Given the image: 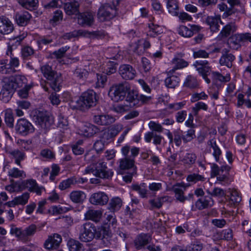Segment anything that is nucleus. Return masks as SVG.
<instances>
[{
  "label": "nucleus",
  "instance_id": "nucleus-1",
  "mask_svg": "<svg viewBox=\"0 0 251 251\" xmlns=\"http://www.w3.org/2000/svg\"><path fill=\"white\" fill-rule=\"evenodd\" d=\"M121 152L124 157L119 160V173L122 174L126 170H136L134 164L135 157L139 153V148L135 147L130 148L129 146L126 145L122 148Z\"/></svg>",
  "mask_w": 251,
  "mask_h": 251
},
{
  "label": "nucleus",
  "instance_id": "nucleus-2",
  "mask_svg": "<svg viewBox=\"0 0 251 251\" xmlns=\"http://www.w3.org/2000/svg\"><path fill=\"white\" fill-rule=\"evenodd\" d=\"M84 173L85 174H92L97 177L106 179L111 177L113 175V172L111 170L107 169L106 163L102 159L88 166L85 169Z\"/></svg>",
  "mask_w": 251,
  "mask_h": 251
},
{
  "label": "nucleus",
  "instance_id": "nucleus-3",
  "mask_svg": "<svg viewBox=\"0 0 251 251\" xmlns=\"http://www.w3.org/2000/svg\"><path fill=\"white\" fill-rule=\"evenodd\" d=\"M129 89V84L127 82L113 85L109 89L108 95L112 100L118 102L123 100L126 98Z\"/></svg>",
  "mask_w": 251,
  "mask_h": 251
},
{
  "label": "nucleus",
  "instance_id": "nucleus-4",
  "mask_svg": "<svg viewBox=\"0 0 251 251\" xmlns=\"http://www.w3.org/2000/svg\"><path fill=\"white\" fill-rule=\"evenodd\" d=\"M97 101L96 93L92 90L84 92L76 101L77 108L88 109L96 105Z\"/></svg>",
  "mask_w": 251,
  "mask_h": 251
},
{
  "label": "nucleus",
  "instance_id": "nucleus-5",
  "mask_svg": "<svg viewBox=\"0 0 251 251\" xmlns=\"http://www.w3.org/2000/svg\"><path fill=\"white\" fill-rule=\"evenodd\" d=\"M112 3V5L108 3H105L99 8L97 17L100 22L108 21L112 19L116 14L115 1H113Z\"/></svg>",
  "mask_w": 251,
  "mask_h": 251
},
{
  "label": "nucleus",
  "instance_id": "nucleus-6",
  "mask_svg": "<svg viewBox=\"0 0 251 251\" xmlns=\"http://www.w3.org/2000/svg\"><path fill=\"white\" fill-rule=\"evenodd\" d=\"M34 120L36 124L44 130L45 132L50 128L54 123L53 118L43 111H38L34 116Z\"/></svg>",
  "mask_w": 251,
  "mask_h": 251
},
{
  "label": "nucleus",
  "instance_id": "nucleus-7",
  "mask_svg": "<svg viewBox=\"0 0 251 251\" xmlns=\"http://www.w3.org/2000/svg\"><path fill=\"white\" fill-rule=\"evenodd\" d=\"M96 228L91 223H86L82 225L80 231L79 239L84 242L91 241L95 237Z\"/></svg>",
  "mask_w": 251,
  "mask_h": 251
},
{
  "label": "nucleus",
  "instance_id": "nucleus-8",
  "mask_svg": "<svg viewBox=\"0 0 251 251\" xmlns=\"http://www.w3.org/2000/svg\"><path fill=\"white\" fill-rule=\"evenodd\" d=\"M188 64H176L171 70L167 72L168 75L171 76L167 77L165 80V85L170 88H174L179 82V78L176 75H172L176 71L181 69L187 67Z\"/></svg>",
  "mask_w": 251,
  "mask_h": 251
},
{
  "label": "nucleus",
  "instance_id": "nucleus-9",
  "mask_svg": "<svg viewBox=\"0 0 251 251\" xmlns=\"http://www.w3.org/2000/svg\"><path fill=\"white\" fill-rule=\"evenodd\" d=\"M12 76L9 77H5L2 80V89L0 94L3 97H5V100H8L11 98L15 90L16 89V85L13 81Z\"/></svg>",
  "mask_w": 251,
  "mask_h": 251
},
{
  "label": "nucleus",
  "instance_id": "nucleus-10",
  "mask_svg": "<svg viewBox=\"0 0 251 251\" xmlns=\"http://www.w3.org/2000/svg\"><path fill=\"white\" fill-rule=\"evenodd\" d=\"M77 23L81 26H91L94 23L95 13L87 11L79 13L77 15Z\"/></svg>",
  "mask_w": 251,
  "mask_h": 251
},
{
  "label": "nucleus",
  "instance_id": "nucleus-11",
  "mask_svg": "<svg viewBox=\"0 0 251 251\" xmlns=\"http://www.w3.org/2000/svg\"><path fill=\"white\" fill-rule=\"evenodd\" d=\"M16 130L20 134L26 135L29 133H32L34 128L32 124L25 119H19L15 126Z\"/></svg>",
  "mask_w": 251,
  "mask_h": 251
},
{
  "label": "nucleus",
  "instance_id": "nucleus-12",
  "mask_svg": "<svg viewBox=\"0 0 251 251\" xmlns=\"http://www.w3.org/2000/svg\"><path fill=\"white\" fill-rule=\"evenodd\" d=\"M100 131L99 127L90 123H82L78 126V133L85 137H91Z\"/></svg>",
  "mask_w": 251,
  "mask_h": 251
},
{
  "label": "nucleus",
  "instance_id": "nucleus-13",
  "mask_svg": "<svg viewBox=\"0 0 251 251\" xmlns=\"http://www.w3.org/2000/svg\"><path fill=\"white\" fill-rule=\"evenodd\" d=\"M152 237L150 234L141 233L135 238L134 241V246L138 250L144 249L150 245Z\"/></svg>",
  "mask_w": 251,
  "mask_h": 251
},
{
  "label": "nucleus",
  "instance_id": "nucleus-14",
  "mask_svg": "<svg viewBox=\"0 0 251 251\" xmlns=\"http://www.w3.org/2000/svg\"><path fill=\"white\" fill-rule=\"evenodd\" d=\"M61 242V236L58 234L54 233L48 236L44 244V247L48 250H55L58 248Z\"/></svg>",
  "mask_w": 251,
  "mask_h": 251
},
{
  "label": "nucleus",
  "instance_id": "nucleus-15",
  "mask_svg": "<svg viewBox=\"0 0 251 251\" xmlns=\"http://www.w3.org/2000/svg\"><path fill=\"white\" fill-rule=\"evenodd\" d=\"M109 200L108 196L103 192L93 193L89 198L90 202L95 205L102 206L107 203Z\"/></svg>",
  "mask_w": 251,
  "mask_h": 251
},
{
  "label": "nucleus",
  "instance_id": "nucleus-16",
  "mask_svg": "<svg viewBox=\"0 0 251 251\" xmlns=\"http://www.w3.org/2000/svg\"><path fill=\"white\" fill-rule=\"evenodd\" d=\"M90 34L94 35L95 36H103L104 34L103 32L97 31H94L91 34L88 31L83 30V29H79L77 30H74L72 32L67 33L64 34L62 36V38L64 39L70 40L73 38L78 37L79 36H88Z\"/></svg>",
  "mask_w": 251,
  "mask_h": 251
},
{
  "label": "nucleus",
  "instance_id": "nucleus-17",
  "mask_svg": "<svg viewBox=\"0 0 251 251\" xmlns=\"http://www.w3.org/2000/svg\"><path fill=\"white\" fill-rule=\"evenodd\" d=\"M120 75L125 79H132L136 75V71L129 64H123L119 69Z\"/></svg>",
  "mask_w": 251,
  "mask_h": 251
},
{
  "label": "nucleus",
  "instance_id": "nucleus-18",
  "mask_svg": "<svg viewBox=\"0 0 251 251\" xmlns=\"http://www.w3.org/2000/svg\"><path fill=\"white\" fill-rule=\"evenodd\" d=\"M219 21H220V15L208 16L205 19V22L212 32H217L219 30Z\"/></svg>",
  "mask_w": 251,
  "mask_h": 251
},
{
  "label": "nucleus",
  "instance_id": "nucleus-19",
  "mask_svg": "<svg viewBox=\"0 0 251 251\" xmlns=\"http://www.w3.org/2000/svg\"><path fill=\"white\" fill-rule=\"evenodd\" d=\"M93 121L99 125L107 126L114 123L115 118L109 115H98L94 116Z\"/></svg>",
  "mask_w": 251,
  "mask_h": 251
},
{
  "label": "nucleus",
  "instance_id": "nucleus-20",
  "mask_svg": "<svg viewBox=\"0 0 251 251\" xmlns=\"http://www.w3.org/2000/svg\"><path fill=\"white\" fill-rule=\"evenodd\" d=\"M102 214L101 211L100 210L89 209L84 214V220L98 223L100 221Z\"/></svg>",
  "mask_w": 251,
  "mask_h": 251
},
{
  "label": "nucleus",
  "instance_id": "nucleus-21",
  "mask_svg": "<svg viewBox=\"0 0 251 251\" xmlns=\"http://www.w3.org/2000/svg\"><path fill=\"white\" fill-rule=\"evenodd\" d=\"M244 42L242 33H237L232 35L229 39L228 44L229 47L233 50H238Z\"/></svg>",
  "mask_w": 251,
  "mask_h": 251
},
{
  "label": "nucleus",
  "instance_id": "nucleus-22",
  "mask_svg": "<svg viewBox=\"0 0 251 251\" xmlns=\"http://www.w3.org/2000/svg\"><path fill=\"white\" fill-rule=\"evenodd\" d=\"M11 158L15 159V163L20 167H22L21 161L24 160L25 157V154L24 152L19 150H9L6 151Z\"/></svg>",
  "mask_w": 251,
  "mask_h": 251
},
{
  "label": "nucleus",
  "instance_id": "nucleus-23",
  "mask_svg": "<svg viewBox=\"0 0 251 251\" xmlns=\"http://www.w3.org/2000/svg\"><path fill=\"white\" fill-rule=\"evenodd\" d=\"M13 30L11 22L4 17L0 18V33L3 34L10 33Z\"/></svg>",
  "mask_w": 251,
  "mask_h": 251
},
{
  "label": "nucleus",
  "instance_id": "nucleus-24",
  "mask_svg": "<svg viewBox=\"0 0 251 251\" xmlns=\"http://www.w3.org/2000/svg\"><path fill=\"white\" fill-rule=\"evenodd\" d=\"M167 135L170 140V144L172 143L174 141L177 146H179L181 145L183 136L182 131L181 130H176L173 132V133L169 131Z\"/></svg>",
  "mask_w": 251,
  "mask_h": 251
},
{
  "label": "nucleus",
  "instance_id": "nucleus-25",
  "mask_svg": "<svg viewBox=\"0 0 251 251\" xmlns=\"http://www.w3.org/2000/svg\"><path fill=\"white\" fill-rule=\"evenodd\" d=\"M10 184L6 185L5 189L6 191L12 193L19 192L24 190L22 181H15L13 179L10 180Z\"/></svg>",
  "mask_w": 251,
  "mask_h": 251
},
{
  "label": "nucleus",
  "instance_id": "nucleus-26",
  "mask_svg": "<svg viewBox=\"0 0 251 251\" xmlns=\"http://www.w3.org/2000/svg\"><path fill=\"white\" fill-rule=\"evenodd\" d=\"M169 197L167 196L162 197H158L155 199L150 200L149 203L151 206L150 209L152 210L154 209L160 208L163 203L169 200Z\"/></svg>",
  "mask_w": 251,
  "mask_h": 251
},
{
  "label": "nucleus",
  "instance_id": "nucleus-27",
  "mask_svg": "<svg viewBox=\"0 0 251 251\" xmlns=\"http://www.w3.org/2000/svg\"><path fill=\"white\" fill-rule=\"evenodd\" d=\"M79 3L77 1L66 3L64 5V10L68 15H77L79 12Z\"/></svg>",
  "mask_w": 251,
  "mask_h": 251
},
{
  "label": "nucleus",
  "instance_id": "nucleus-28",
  "mask_svg": "<svg viewBox=\"0 0 251 251\" xmlns=\"http://www.w3.org/2000/svg\"><path fill=\"white\" fill-rule=\"evenodd\" d=\"M237 29V26L233 22L229 23L223 27L219 37L226 38L229 36L231 33L235 32Z\"/></svg>",
  "mask_w": 251,
  "mask_h": 251
},
{
  "label": "nucleus",
  "instance_id": "nucleus-29",
  "mask_svg": "<svg viewBox=\"0 0 251 251\" xmlns=\"http://www.w3.org/2000/svg\"><path fill=\"white\" fill-rule=\"evenodd\" d=\"M31 17V15L27 11L17 14L15 16L17 23L20 26L26 25L29 23Z\"/></svg>",
  "mask_w": 251,
  "mask_h": 251
},
{
  "label": "nucleus",
  "instance_id": "nucleus-30",
  "mask_svg": "<svg viewBox=\"0 0 251 251\" xmlns=\"http://www.w3.org/2000/svg\"><path fill=\"white\" fill-rule=\"evenodd\" d=\"M153 139V143L156 146L161 144L163 137L154 132H148L145 134V140L146 142L150 143Z\"/></svg>",
  "mask_w": 251,
  "mask_h": 251
},
{
  "label": "nucleus",
  "instance_id": "nucleus-31",
  "mask_svg": "<svg viewBox=\"0 0 251 251\" xmlns=\"http://www.w3.org/2000/svg\"><path fill=\"white\" fill-rule=\"evenodd\" d=\"M214 204V201L210 197H205L199 199L196 202V206L199 210L211 207Z\"/></svg>",
  "mask_w": 251,
  "mask_h": 251
},
{
  "label": "nucleus",
  "instance_id": "nucleus-32",
  "mask_svg": "<svg viewBox=\"0 0 251 251\" xmlns=\"http://www.w3.org/2000/svg\"><path fill=\"white\" fill-rule=\"evenodd\" d=\"M86 197L85 193L81 191H74L70 194V199L75 203H82Z\"/></svg>",
  "mask_w": 251,
  "mask_h": 251
},
{
  "label": "nucleus",
  "instance_id": "nucleus-33",
  "mask_svg": "<svg viewBox=\"0 0 251 251\" xmlns=\"http://www.w3.org/2000/svg\"><path fill=\"white\" fill-rule=\"evenodd\" d=\"M131 187L133 190L137 192L142 198L147 199L148 198L149 191L147 189L145 183H142L139 185L132 184Z\"/></svg>",
  "mask_w": 251,
  "mask_h": 251
},
{
  "label": "nucleus",
  "instance_id": "nucleus-34",
  "mask_svg": "<svg viewBox=\"0 0 251 251\" xmlns=\"http://www.w3.org/2000/svg\"><path fill=\"white\" fill-rule=\"evenodd\" d=\"M210 175L211 177H214L219 175L221 173L229 172L230 167L228 165H224L219 168L216 164H212L211 167Z\"/></svg>",
  "mask_w": 251,
  "mask_h": 251
},
{
  "label": "nucleus",
  "instance_id": "nucleus-35",
  "mask_svg": "<svg viewBox=\"0 0 251 251\" xmlns=\"http://www.w3.org/2000/svg\"><path fill=\"white\" fill-rule=\"evenodd\" d=\"M123 204V202L119 197H114L112 198L108 204V209L112 211L119 210Z\"/></svg>",
  "mask_w": 251,
  "mask_h": 251
},
{
  "label": "nucleus",
  "instance_id": "nucleus-36",
  "mask_svg": "<svg viewBox=\"0 0 251 251\" xmlns=\"http://www.w3.org/2000/svg\"><path fill=\"white\" fill-rule=\"evenodd\" d=\"M8 176L14 178L23 179L26 177L25 172L23 170L14 167L10 169L8 172Z\"/></svg>",
  "mask_w": 251,
  "mask_h": 251
},
{
  "label": "nucleus",
  "instance_id": "nucleus-37",
  "mask_svg": "<svg viewBox=\"0 0 251 251\" xmlns=\"http://www.w3.org/2000/svg\"><path fill=\"white\" fill-rule=\"evenodd\" d=\"M126 94V100L131 103L130 105L134 106L138 103V93L136 91L131 90L130 86L129 89L128 90Z\"/></svg>",
  "mask_w": 251,
  "mask_h": 251
},
{
  "label": "nucleus",
  "instance_id": "nucleus-38",
  "mask_svg": "<svg viewBox=\"0 0 251 251\" xmlns=\"http://www.w3.org/2000/svg\"><path fill=\"white\" fill-rule=\"evenodd\" d=\"M70 251H84L83 245L78 241L71 239L67 243Z\"/></svg>",
  "mask_w": 251,
  "mask_h": 251
},
{
  "label": "nucleus",
  "instance_id": "nucleus-39",
  "mask_svg": "<svg viewBox=\"0 0 251 251\" xmlns=\"http://www.w3.org/2000/svg\"><path fill=\"white\" fill-rule=\"evenodd\" d=\"M41 70L45 77L48 80L53 79L54 77V75L57 74L52 70L51 67L48 64L42 66L41 68Z\"/></svg>",
  "mask_w": 251,
  "mask_h": 251
},
{
  "label": "nucleus",
  "instance_id": "nucleus-40",
  "mask_svg": "<svg viewBox=\"0 0 251 251\" xmlns=\"http://www.w3.org/2000/svg\"><path fill=\"white\" fill-rule=\"evenodd\" d=\"M208 145L210 146L213 150L212 154L214 157L216 161L219 162L220 156L222 154V151L219 147L217 146L216 141L214 139L210 140L208 142Z\"/></svg>",
  "mask_w": 251,
  "mask_h": 251
},
{
  "label": "nucleus",
  "instance_id": "nucleus-41",
  "mask_svg": "<svg viewBox=\"0 0 251 251\" xmlns=\"http://www.w3.org/2000/svg\"><path fill=\"white\" fill-rule=\"evenodd\" d=\"M121 129V127L120 126L114 125L110 126L108 128V132H104L103 135L105 137L106 139L108 140L117 135L118 133L120 131Z\"/></svg>",
  "mask_w": 251,
  "mask_h": 251
},
{
  "label": "nucleus",
  "instance_id": "nucleus-42",
  "mask_svg": "<svg viewBox=\"0 0 251 251\" xmlns=\"http://www.w3.org/2000/svg\"><path fill=\"white\" fill-rule=\"evenodd\" d=\"M18 2L25 9L32 10L37 6L38 0H19Z\"/></svg>",
  "mask_w": 251,
  "mask_h": 251
},
{
  "label": "nucleus",
  "instance_id": "nucleus-43",
  "mask_svg": "<svg viewBox=\"0 0 251 251\" xmlns=\"http://www.w3.org/2000/svg\"><path fill=\"white\" fill-rule=\"evenodd\" d=\"M50 81V86L51 88L55 92H58L60 89L61 83L62 82V78L59 74H56L54 77Z\"/></svg>",
  "mask_w": 251,
  "mask_h": 251
},
{
  "label": "nucleus",
  "instance_id": "nucleus-44",
  "mask_svg": "<svg viewBox=\"0 0 251 251\" xmlns=\"http://www.w3.org/2000/svg\"><path fill=\"white\" fill-rule=\"evenodd\" d=\"M10 233L12 235H15L19 240L25 242L24 230H22L21 228L16 227L14 224L10 225Z\"/></svg>",
  "mask_w": 251,
  "mask_h": 251
},
{
  "label": "nucleus",
  "instance_id": "nucleus-45",
  "mask_svg": "<svg viewBox=\"0 0 251 251\" xmlns=\"http://www.w3.org/2000/svg\"><path fill=\"white\" fill-rule=\"evenodd\" d=\"M111 232L109 228L106 227H102L97 231H96V237L97 239H107L111 237Z\"/></svg>",
  "mask_w": 251,
  "mask_h": 251
},
{
  "label": "nucleus",
  "instance_id": "nucleus-46",
  "mask_svg": "<svg viewBox=\"0 0 251 251\" xmlns=\"http://www.w3.org/2000/svg\"><path fill=\"white\" fill-rule=\"evenodd\" d=\"M167 8L172 15L176 16L178 14V6L176 0L167 1Z\"/></svg>",
  "mask_w": 251,
  "mask_h": 251
},
{
  "label": "nucleus",
  "instance_id": "nucleus-47",
  "mask_svg": "<svg viewBox=\"0 0 251 251\" xmlns=\"http://www.w3.org/2000/svg\"><path fill=\"white\" fill-rule=\"evenodd\" d=\"M150 30L148 35L151 37H155L163 32V28L161 26L153 23L149 24Z\"/></svg>",
  "mask_w": 251,
  "mask_h": 251
},
{
  "label": "nucleus",
  "instance_id": "nucleus-48",
  "mask_svg": "<svg viewBox=\"0 0 251 251\" xmlns=\"http://www.w3.org/2000/svg\"><path fill=\"white\" fill-rule=\"evenodd\" d=\"M0 72L2 74H11L15 72L16 68L18 67L19 64H1Z\"/></svg>",
  "mask_w": 251,
  "mask_h": 251
},
{
  "label": "nucleus",
  "instance_id": "nucleus-49",
  "mask_svg": "<svg viewBox=\"0 0 251 251\" xmlns=\"http://www.w3.org/2000/svg\"><path fill=\"white\" fill-rule=\"evenodd\" d=\"M207 64H196L194 65L200 75L202 76L208 75L210 74L211 69Z\"/></svg>",
  "mask_w": 251,
  "mask_h": 251
},
{
  "label": "nucleus",
  "instance_id": "nucleus-50",
  "mask_svg": "<svg viewBox=\"0 0 251 251\" xmlns=\"http://www.w3.org/2000/svg\"><path fill=\"white\" fill-rule=\"evenodd\" d=\"M242 200L241 194L236 190H232L230 192L229 202L231 205L238 204Z\"/></svg>",
  "mask_w": 251,
  "mask_h": 251
},
{
  "label": "nucleus",
  "instance_id": "nucleus-51",
  "mask_svg": "<svg viewBox=\"0 0 251 251\" xmlns=\"http://www.w3.org/2000/svg\"><path fill=\"white\" fill-rule=\"evenodd\" d=\"M29 194L25 192L22 195L14 198L17 205H24L26 204L29 199Z\"/></svg>",
  "mask_w": 251,
  "mask_h": 251
},
{
  "label": "nucleus",
  "instance_id": "nucleus-52",
  "mask_svg": "<svg viewBox=\"0 0 251 251\" xmlns=\"http://www.w3.org/2000/svg\"><path fill=\"white\" fill-rule=\"evenodd\" d=\"M4 120L7 126L10 127L14 126V117L13 113L10 109H6L5 112Z\"/></svg>",
  "mask_w": 251,
  "mask_h": 251
},
{
  "label": "nucleus",
  "instance_id": "nucleus-53",
  "mask_svg": "<svg viewBox=\"0 0 251 251\" xmlns=\"http://www.w3.org/2000/svg\"><path fill=\"white\" fill-rule=\"evenodd\" d=\"M212 75L214 81H219L221 82L226 83L230 80L229 74H226V75L224 76L218 72H212Z\"/></svg>",
  "mask_w": 251,
  "mask_h": 251
},
{
  "label": "nucleus",
  "instance_id": "nucleus-54",
  "mask_svg": "<svg viewBox=\"0 0 251 251\" xmlns=\"http://www.w3.org/2000/svg\"><path fill=\"white\" fill-rule=\"evenodd\" d=\"M116 64H103L102 72L107 75L115 73L117 70Z\"/></svg>",
  "mask_w": 251,
  "mask_h": 251
},
{
  "label": "nucleus",
  "instance_id": "nucleus-55",
  "mask_svg": "<svg viewBox=\"0 0 251 251\" xmlns=\"http://www.w3.org/2000/svg\"><path fill=\"white\" fill-rule=\"evenodd\" d=\"M173 191L175 193V197L177 200L181 202H183L186 200V197L183 195L184 192L182 188L174 186Z\"/></svg>",
  "mask_w": 251,
  "mask_h": 251
},
{
  "label": "nucleus",
  "instance_id": "nucleus-56",
  "mask_svg": "<svg viewBox=\"0 0 251 251\" xmlns=\"http://www.w3.org/2000/svg\"><path fill=\"white\" fill-rule=\"evenodd\" d=\"M203 247V244L201 241L197 240L194 241L187 249L188 251H201Z\"/></svg>",
  "mask_w": 251,
  "mask_h": 251
},
{
  "label": "nucleus",
  "instance_id": "nucleus-57",
  "mask_svg": "<svg viewBox=\"0 0 251 251\" xmlns=\"http://www.w3.org/2000/svg\"><path fill=\"white\" fill-rule=\"evenodd\" d=\"M186 179L189 182L196 183L199 181H204L205 178L198 174L193 173L188 175Z\"/></svg>",
  "mask_w": 251,
  "mask_h": 251
},
{
  "label": "nucleus",
  "instance_id": "nucleus-58",
  "mask_svg": "<svg viewBox=\"0 0 251 251\" xmlns=\"http://www.w3.org/2000/svg\"><path fill=\"white\" fill-rule=\"evenodd\" d=\"M177 31L179 35L184 37H190L193 35V31L184 25L180 26Z\"/></svg>",
  "mask_w": 251,
  "mask_h": 251
},
{
  "label": "nucleus",
  "instance_id": "nucleus-59",
  "mask_svg": "<svg viewBox=\"0 0 251 251\" xmlns=\"http://www.w3.org/2000/svg\"><path fill=\"white\" fill-rule=\"evenodd\" d=\"M37 229L36 226L32 224L26 227L24 230V234L25 235V242L27 241V237L30 236L34 234Z\"/></svg>",
  "mask_w": 251,
  "mask_h": 251
},
{
  "label": "nucleus",
  "instance_id": "nucleus-60",
  "mask_svg": "<svg viewBox=\"0 0 251 251\" xmlns=\"http://www.w3.org/2000/svg\"><path fill=\"white\" fill-rule=\"evenodd\" d=\"M70 47L65 46L60 48L56 51H54L51 54L52 58L60 59L63 57L66 51L69 50Z\"/></svg>",
  "mask_w": 251,
  "mask_h": 251
},
{
  "label": "nucleus",
  "instance_id": "nucleus-61",
  "mask_svg": "<svg viewBox=\"0 0 251 251\" xmlns=\"http://www.w3.org/2000/svg\"><path fill=\"white\" fill-rule=\"evenodd\" d=\"M197 156L193 153H187L184 157L182 161L184 164L188 165L194 164L196 160Z\"/></svg>",
  "mask_w": 251,
  "mask_h": 251
},
{
  "label": "nucleus",
  "instance_id": "nucleus-62",
  "mask_svg": "<svg viewBox=\"0 0 251 251\" xmlns=\"http://www.w3.org/2000/svg\"><path fill=\"white\" fill-rule=\"evenodd\" d=\"M206 192L213 197H222L225 196V191L220 188L215 187L212 191L207 190Z\"/></svg>",
  "mask_w": 251,
  "mask_h": 251
},
{
  "label": "nucleus",
  "instance_id": "nucleus-63",
  "mask_svg": "<svg viewBox=\"0 0 251 251\" xmlns=\"http://www.w3.org/2000/svg\"><path fill=\"white\" fill-rule=\"evenodd\" d=\"M12 77H13V81L16 85V88L23 87L24 84L26 83V78L23 75H18L12 76Z\"/></svg>",
  "mask_w": 251,
  "mask_h": 251
},
{
  "label": "nucleus",
  "instance_id": "nucleus-64",
  "mask_svg": "<svg viewBox=\"0 0 251 251\" xmlns=\"http://www.w3.org/2000/svg\"><path fill=\"white\" fill-rule=\"evenodd\" d=\"M201 109L206 111L208 109L207 105L203 102H198L192 108V111L195 116L198 114L199 110Z\"/></svg>",
  "mask_w": 251,
  "mask_h": 251
}]
</instances>
